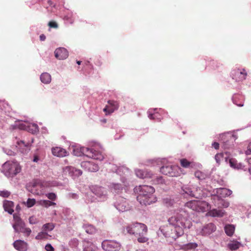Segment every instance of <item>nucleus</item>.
<instances>
[{"instance_id":"1","label":"nucleus","mask_w":251,"mask_h":251,"mask_svg":"<svg viewBox=\"0 0 251 251\" xmlns=\"http://www.w3.org/2000/svg\"><path fill=\"white\" fill-rule=\"evenodd\" d=\"M169 226L160 227L159 230L168 241L172 242L184 234V229H189L192 226L188 212L185 208L176 211L174 215L168 219Z\"/></svg>"},{"instance_id":"2","label":"nucleus","mask_w":251,"mask_h":251,"mask_svg":"<svg viewBox=\"0 0 251 251\" xmlns=\"http://www.w3.org/2000/svg\"><path fill=\"white\" fill-rule=\"evenodd\" d=\"M107 169L110 172L116 173L120 176V180L123 185L118 183H111L109 187L112 191L116 193H119L124 186L126 187L128 185V179L130 176L132 172L125 166H117L115 164H109Z\"/></svg>"},{"instance_id":"3","label":"nucleus","mask_w":251,"mask_h":251,"mask_svg":"<svg viewBox=\"0 0 251 251\" xmlns=\"http://www.w3.org/2000/svg\"><path fill=\"white\" fill-rule=\"evenodd\" d=\"M134 192L137 194V200L141 205H150L157 201L156 198L153 195L155 189L151 186H137L134 188Z\"/></svg>"},{"instance_id":"4","label":"nucleus","mask_w":251,"mask_h":251,"mask_svg":"<svg viewBox=\"0 0 251 251\" xmlns=\"http://www.w3.org/2000/svg\"><path fill=\"white\" fill-rule=\"evenodd\" d=\"M153 166L157 165L160 166V172L161 174L171 177H176L179 176L181 171L180 168L176 165H171L168 164L166 158H156L150 160Z\"/></svg>"},{"instance_id":"5","label":"nucleus","mask_w":251,"mask_h":251,"mask_svg":"<svg viewBox=\"0 0 251 251\" xmlns=\"http://www.w3.org/2000/svg\"><path fill=\"white\" fill-rule=\"evenodd\" d=\"M73 153L77 156H86L95 160L101 161L104 159V155L100 151L96 150V148H89L80 146H73Z\"/></svg>"},{"instance_id":"6","label":"nucleus","mask_w":251,"mask_h":251,"mask_svg":"<svg viewBox=\"0 0 251 251\" xmlns=\"http://www.w3.org/2000/svg\"><path fill=\"white\" fill-rule=\"evenodd\" d=\"M56 183L54 181H44L40 182L39 181H35L32 182L30 185L27 186V189L31 193L35 195H40L42 191L46 188L55 186Z\"/></svg>"},{"instance_id":"7","label":"nucleus","mask_w":251,"mask_h":251,"mask_svg":"<svg viewBox=\"0 0 251 251\" xmlns=\"http://www.w3.org/2000/svg\"><path fill=\"white\" fill-rule=\"evenodd\" d=\"M180 194L185 198L190 197L201 199L205 196L204 193L201 188L191 185H184L182 186Z\"/></svg>"},{"instance_id":"8","label":"nucleus","mask_w":251,"mask_h":251,"mask_svg":"<svg viewBox=\"0 0 251 251\" xmlns=\"http://www.w3.org/2000/svg\"><path fill=\"white\" fill-rule=\"evenodd\" d=\"M21 167L17 161H8L2 166V173L7 177H13L21 171Z\"/></svg>"},{"instance_id":"9","label":"nucleus","mask_w":251,"mask_h":251,"mask_svg":"<svg viewBox=\"0 0 251 251\" xmlns=\"http://www.w3.org/2000/svg\"><path fill=\"white\" fill-rule=\"evenodd\" d=\"M127 233L130 234L138 235L146 234L148 228L146 225L144 224L134 222L132 223L126 227Z\"/></svg>"},{"instance_id":"10","label":"nucleus","mask_w":251,"mask_h":251,"mask_svg":"<svg viewBox=\"0 0 251 251\" xmlns=\"http://www.w3.org/2000/svg\"><path fill=\"white\" fill-rule=\"evenodd\" d=\"M185 207L198 212H205L211 208L210 205L203 201H190L185 204Z\"/></svg>"},{"instance_id":"11","label":"nucleus","mask_w":251,"mask_h":251,"mask_svg":"<svg viewBox=\"0 0 251 251\" xmlns=\"http://www.w3.org/2000/svg\"><path fill=\"white\" fill-rule=\"evenodd\" d=\"M237 138V136L234 132H228L220 135V139L223 141L222 147L225 149L232 148Z\"/></svg>"},{"instance_id":"12","label":"nucleus","mask_w":251,"mask_h":251,"mask_svg":"<svg viewBox=\"0 0 251 251\" xmlns=\"http://www.w3.org/2000/svg\"><path fill=\"white\" fill-rule=\"evenodd\" d=\"M121 247V243L114 240H104L101 243V248L104 251H119Z\"/></svg>"},{"instance_id":"13","label":"nucleus","mask_w":251,"mask_h":251,"mask_svg":"<svg viewBox=\"0 0 251 251\" xmlns=\"http://www.w3.org/2000/svg\"><path fill=\"white\" fill-rule=\"evenodd\" d=\"M232 191L226 188H219L213 190L212 193V200L220 199L229 196L232 194Z\"/></svg>"},{"instance_id":"14","label":"nucleus","mask_w":251,"mask_h":251,"mask_svg":"<svg viewBox=\"0 0 251 251\" xmlns=\"http://www.w3.org/2000/svg\"><path fill=\"white\" fill-rule=\"evenodd\" d=\"M90 189L91 191L97 196L98 201H104L107 199V191L103 187L95 185L92 186Z\"/></svg>"},{"instance_id":"15","label":"nucleus","mask_w":251,"mask_h":251,"mask_svg":"<svg viewBox=\"0 0 251 251\" xmlns=\"http://www.w3.org/2000/svg\"><path fill=\"white\" fill-rule=\"evenodd\" d=\"M163 111L164 110L160 108L150 109L147 112L148 116L151 120L160 121L163 118Z\"/></svg>"},{"instance_id":"16","label":"nucleus","mask_w":251,"mask_h":251,"mask_svg":"<svg viewBox=\"0 0 251 251\" xmlns=\"http://www.w3.org/2000/svg\"><path fill=\"white\" fill-rule=\"evenodd\" d=\"M114 206L119 212H125L129 209V206L126 199L123 197H119L114 203Z\"/></svg>"},{"instance_id":"17","label":"nucleus","mask_w":251,"mask_h":251,"mask_svg":"<svg viewBox=\"0 0 251 251\" xmlns=\"http://www.w3.org/2000/svg\"><path fill=\"white\" fill-rule=\"evenodd\" d=\"M63 172L65 175H68L73 178H75L82 174L81 170L76 169L72 166H66L63 168Z\"/></svg>"},{"instance_id":"18","label":"nucleus","mask_w":251,"mask_h":251,"mask_svg":"<svg viewBox=\"0 0 251 251\" xmlns=\"http://www.w3.org/2000/svg\"><path fill=\"white\" fill-rule=\"evenodd\" d=\"M119 107V103L118 101L109 100L107 101V104L103 109V111L105 112L106 115L110 114L118 110Z\"/></svg>"},{"instance_id":"19","label":"nucleus","mask_w":251,"mask_h":251,"mask_svg":"<svg viewBox=\"0 0 251 251\" xmlns=\"http://www.w3.org/2000/svg\"><path fill=\"white\" fill-rule=\"evenodd\" d=\"M80 166L85 170L91 172H96L99 170L98 165L93 161H82Z\"/></svg>"},{"instance_id":"20","label":"nucleus","mask_w":251,"mask_h":251,"mask_svg":"<svg viewBox=\"0 0 251 251\" xmlns=\"http://www.w3.org/2000/svg\"><path fill=\"white\" fill-rule=\"evenodd\" d=\"M216 227L213 223H209L200 229L199 231V234L202 236H208L215 231Z\"/></svg>"},{"instance_id":"21","label":"nucleus","mask_w":251,"mask_h":251,"mask_svg":"<svg viewBox=\"0 0 251 251\" xmlns=\"http://www.w3.org/2000/svg\"><path fill=\"white\" fill-rule=\"evenodd\" d=\"M233 78L236 81H242L245 80L247 75V72L244 68L238 69L232 73Z\"/></svg>"},{"instance_id":"22","label":"nucleus","mask_w":251,"mask_h":251,"mask_svg":"<svg viewBox=\"0 0 251 251\" xmlns=\"http://www.w3.org/2000/svg\"><path fill=\"white\" fill-rule=\"evenodd\" d=\"M13 218L15 223L12 226L15 231L17 233L21 232L25 226V223L18 215L14 214Z\"/></svg>"},{"instance_id":"23","label":"nucleus","mask_w":251,"mask_h":251,"mask_svg":"<svg viewBox=\"0 0 251 251\" xmlns=\"http://www.w3.org/2000/svg\"><path fill=\"white\" fill-rule=\"evenodd\" d=\"M54 53L55 57L59 60L66 59L69 56L68 51L63 47H59L56 49Z\"/></svg>"},{"instance_id":"24","label":"nucleus","mask_w":251,"mask_h":251,"mask_svg":"<svg viewBox=\"0 0 251 251\" xmlns=\"http://www.w3.org/2000/svg\"><path fill=\"white\" fill-rule=\"evenodd\" d=\"M27 120H18L15 122L14 124L10 126V129H16L17 128L26 130L29 123Z\"/></svg>"},{"instance_id":"25","label":"nucleus","mask_w":251,"mask_h":251,"mask_svg":"<svg viewBox=\"0 0 251 251\" xmlns=\"http://www.w3.org/2000/svg\"><path fill=\"white\" fill-rule=\"evenodd\" d=\"M135 173L136 176L140 178H151L153 176V173L147 170H143L140 169H135Z\"/></svg>"},{"instance_id":"26","label":"nucleus","mask_w":251,"mask_h":251,"mask_svg":"<svg viewBox=\"0 0 251 251\" xmlns=\"http://www.w3.org/2000/svg\"><path fill=\"white\" fill-rule=\"evenodd\" d=\"M14 248L19 251H26L28 244L23 240H17L13 243Z\"/></svg>"},{"instance_id":"27","label":"nucleus","mask_w":251,"mask_h":251,"mask_svg":"<svg viewBox=\"0 0 251 251\" xmlns=\"http://www.w3.org/2000/svg\"><path fill=\"white\" fill-rule=\"evenodd\" d=\"M51 151L53 155L59 157H63L68 154L66 150L58 147L52 148Z\"/></svg>"},{"instance_id":"28","label":"nucleus","mask_w":251,"mask_h":251,"mask_svg":"<svg viewBox=\"0 0 251 251\" xmlns=\"http://www.w3.org/2000/svg\"><path fill=\"white\" fill-rule=\"evenodd\" d=\"M17 144L19 147L20 151L24 153H26L30 150L31 143L29 142H25L23 140L17 142Z\"/></svg>"},{"instance_id":"29","label":"nucleus","mask_w":251,"mask_h":251,"mask_svg":"<svg viewBox=\"0 0 251 251\" xmlns=\"http://www.w3.org/2000/svg\"><path fill=\"white\" fill-rule=\"evenodd\" d=\"M242 246L243 245L240 242L236 240L233 239L229 241V243L227 244V247L230 250L235 251L238 249Z\"/></svg>"},{"instance_id":"30","label":"nucleus","mask_w":251,"mask_h":251,"mask_svg":"<svg viewBox=\"0 0 251 251\" xmlns=\"http://www.w3.org/2000/svg\"><path fill=\"white\" fill-rule=\"evenodd\" d=\"M3 206L5 211L12 214L14 212V203L12 201H5L3 202Z\"/></svg>"},{"instance_id":"31","label":"nucleus","mask_w":251,"mask_h":251,"mask_svg":"<svg viewBox=\"0 0 251 251\" xmlns=\"http://www.w3.org/2000/svg\"><path fill=\"white\" fill-rule=\"evenodd\" d=\"M215 206L219 208H226L228 207L229 204L227 201H226L223 199H216V201H213Z\"/></svg>"},{"instance_id":"32","label":"nucleus","mask_w":251,"mask_h":251,"mask_svg":"<svg viewBox=\"0 0 251 251\" xmlns=\"http://www.w3.org/2000/svg\"><path fill=\"white\" fill-rule=\"evenodd\" d=\"M40 80L44 84H50L51 81V76L48 73H43L40 75Z\"/></svg>"},{"instance_id":"33","label":"nucleus","mask_w":251,"mask_h":251,"mask_svg":"<svg viewBox=\"0 0 251 251\" xmlns=\"http://www.w3.org/2000/svg\"><path fill=\"white\" fill-rule=\"evenodd\" d=\"M26 130L32 134H36L39 132V127L36 124L29 122Z\"/></svg>"},{"instance_id":"34","label":"nucleus","mask_w":251,"mask_h":251,"mask_svg":"<svg viewBox=\"0 0 251 251\" xmlns=\"http://www.w3.org/2000/svg\"><path fill=\"white\" fill-rule=\"evenodd\" d=\"M209 213V215L212 217H222L224 215L225 211L223 209H213Z\"/></svg>"},{"instance_id":"35","label":"nucleus","mask_w":251,"mask_h":251,"mask_svg":"<svg viewBox=\"0 0 251 251\" xmlns=\"http://www.w3.org/2000/svg\"><path fill=\"white\" fill-rule=\"evenodd\" d=\"M235 226L231 224L226 225L224 227L225 233L228 236L233 235L235 232Z\"/></svg>"},{"instance_id":"36","label":"nucleus","mask_w":251,"mask_h":251,"mask_svg":"<svg viewBox=\"0 0 251 251\" xmlns=\"http://www.w3.org/2000/svg\"><path fill=\"white\" fill-rule=\"evenodd\" d=\"M75 15L72 12H69L64 18V20L66 23L72 24L75 22Z\"/></svg>"},{"instance_id":"37","label":"nucleus","mask_w":251,"mask_h":251,"mask_svg":"<svg viewBox=\"0 0 251 251\" xmlns=\"http://www.w3.org/2000/svg\"><path fill=\"white\" fill-rule=\"evenodd\" d=\"M229 165L231 167L234 169H242L243 166L242 163H238L237 161L234 158H231L229 160Z\"/></svg>"},{"instance_id":"38","label":"nucleus","mask_w":251,"mask_h":251,"mask_svg":"<svg viewBox=\"0 0 251 251\" xmlns=\"http://www.w3.org/2000/svg\"><path fill=\"white\" fill-rule=\"evenodd\" d=\"M51 236L49 235L47 232L42 230L36 236L35 239L37 240H45L48 239Z\"/></svg>"},{"instance_id":"39","label":"nucleus","mask_w":251,"mask_h":251,"mask_svg":"<svg viewBox=\"0 0 251 251\" xmlns=\"http://www.w3.org/2000/svg\"><path fill=\"white\" fill-rule=\"evenodd\" d=\"M83 228H84L86 232L90 234L95 233L96 230L95 227L91 225H84L83 226Z\"/></svg>"},{"instance_id":"40","label":"nucleus","mask_w":251,"mask_h":251,"mask_svg":"<svg viewBox=\"0 0 251 251\" xmlns=\"http://www.w3.org/2000/svg\"><path fill=\"white\" fill-rule=\"evenodd\" d=\"M55 226L52 223H47L44 224L42 226V230L46 231L48 233L49 231H50L53 229Z\"/></svg>"},{"instance_id":"41","label":"nucleus","mask_w":251,"mask_h":251,"mask_svg":"<svg viewBox=\"0 0 251 251\" xmlns=\"http://www.w3.org/2000/svg\"><path fill=\"white\" fill-rule=\"evenodd\" d=\"M198 247V244L196 243H189L184 244L182 246V249L184 250L194 249Z\"/></svg>"},{"instance_id":"42","label":"nucleus","mask_w":251,"mask_h":251,"mask_svg":"<svg viewBox=\"0 0 251 251\" xmlns=\"http://www.w3.org/2000/svg\"><path fill=\"white\" fill-rule=\"evenodd\" d=\"M83 251H96V248L92 243H87L84 245Z\"/></svg>"},{"instance_id":"43","label":"nucleus","mask_w":251,"mask_h":251,"mask_svg":"<svg viewBox=\"0 0 251 251\" xmlns=\"http://www.w3.org/2000/svg\"><path fill=\"white\" fill-rule=\"evenodd\" d=\"M195 176L199 180H203L207 177V175L200 171H197L195 173Z\"/></svg>"},{"instance_id":"44","label":"nucleus","mask_w":251,"mask_h":251,"mask_svg":"<svg viewBox=\"0 0 251 251\" xmlns=\"http://www.w3.org/2000/svg\"><path fill=\"white\" fill-rule=\"evenodd\" d=\"M238 97H239V96L238 95H234L232 97V101L233 102L236 104V105L239 106V107H241V106H243V103L242 101H240L239 103H238L237 102V100L238 99Z\"/></svg>"},{"instance_id":"45","label":"nucleus","mask_w":251,"mask_h":251,"mask_svg":"<svg viewBox=\"0 0 251 251\" xmlns=\"http://www.w3.org/2000/svg\"><path fill=\"white\" fill-rule=\"evenodd\" d=\"M163 203L166 206L169 207L174 204V201L170 198H165L163 199Z\"/></svg>"},{"instance_id":"46","label":"nucleus","mask_w":251,"mask_h":251,"mask_svg":"<svg viewBox=\"0 0 251 251\" xmlns=\"http://www.w3.org/2000/svg\"><path fill=\"white\" fill-rule=\"evenodd\" d=\"M164 183V180L161 176H158L153 180V183L154 184H160Z\"/></svg>"},{"instance_id":"47","label":"nucleus","mask_w":251,"mask_h":251,"mask_svg":"<svg viewBox=\"0 0 251 251\" xmlns=\"http://www.w3.org/2000/svg\"><path fill=\"white\" fill-rule=\"evenodd\" d=\"M181 165L184 168H188L190 166V162L186 159L180 160Z\"/></svg>"},{"instance_id":"48","label":"nucleus","mask_w":251,"mask_h":251,"mask_svg":"<svg viewBox=\"0 0 251 251\" xmlns=\"http://www.w3.org/2000/svg\"><path fill=\"white\" fill-rule=\"evenodd\" d=\"M36 201L34 199H28L26 201V206L28 207H31L35 203Z\"/></svg>"},{"instance_id":"49","label":"nucleus","mask_w":251,"mask_h":251,"mask_svg":"<svg viewBox=\"0 0 251 251\" xmlns=\"http://www.w3.org/2000/svg\"><path fill=\"white\" fill-rule=\"evenodd\" d=\"M46 196L51 201H55L56 199V195L54 193H49L46 194Z\"/></svg>"},{"instance_id":"50","label":"nucleus","mask_w":251,"mask_h":251,"mask_svg":"<svg viewBox=\"0 0 251 251\" xmlns=\"http://www.w3.org/2000/svg\"><path fill=\"white\" fill-rule=\"evenodd\" d=\"M2 151L5 154L9 156L14 155L15 154V152L9 149L3 148Z\"/></svg>"},{"instance_id":"51","label":"nucleus","mask_w":251,"mask_h":251,"mask_svg":"<svg viewBox=\"0 0 251 251\" xmlns=\"http://www.w3.org/2000/svg\"><path fill=\"white\" fill-rule=\"evenodd\" d=\"M145 235V234H141L138 237L137 240L139 242L145 243L148 241V238L144 236Z\"/></svg>"},{"instance_id":"52","label":"nucleus","mask_w":251,"mask_h":251,"mask_svg":"<svg viewBox=\"0 0 251 251\" xmlns=\"http://www.w3.org/2000/svg\"><path fill=\"white\" fill-rule=\"evenodd\" d=\"M21 232L25 233L27 236H28L30 234L31 230L29 228L25 227V226Z\"/></svg>"},{"instance_id":"53","label":"nucleus","mask_w":251,"mask_h":251,"mask_svg":"<svg viewBox=\"0 0 251 251\" xmlns=\"http://www.w3.org/2000/svg\"><path fill=\"white\" fill-rule=\"evenodd\" d=\"M69 244L72 247H75L78 245V240L75 238H74L70 241Z\"/></svg>"},{"instance_id":"54","label":"nucleus","mask_w":251,"mask_h":251,"mask_svg":"<svg viewBox=\"0 0 251 251\" xmlns=\"http://www.w3.org/2000/svg\"><path fill=\"white\" fill-rule=\"evenodd\" d=\"M10 195V192L8 191H0V196L4 197L7 198Z\"/></svg>"},{"instance_id":"55","label":"nucleus","mask_w":251,"mask_h":251,"mask_svg":"<svg viewBox=\"0 0 251 251\" xmlns=\"http://www.w3.org/2000/svg\"><path fill=\"white\" fill-rule=\"evenodd\" d=\"M49 26L51 28H56L58 27L57 24L53 21H51L49 23Z\"/></svg>"},{"instance_id":"56","label":"nucleus","mask_w":251,"mask_h":251,"mask_svg":"<svg viewBox=\"0 0 251 251\" xmlns=\"http://www.w3.org/2000/svg\"><path fill=\"white\" fill-rule=\"evenodd\" d=\"M45 250L47 251H54V248L50 244H47L45 246Z\"/></svg>"},{"instance_id":"57","label":"nucleus","mask_w":251,"mask_h":251,"mask_svg":"<svg viewBox=\"0 0 251 251\" xmlns=\"http://www.w3.org/2000/svg\"><path fill=\"white\" fill-rule=\"evenodd\" d=\"M46 201H48V200H43V201H41L40 203L42 205H43L47 207L50 206V202H46Z\"/></svg>"},{"instance_id":"58","label":"nucleus","mask_w":251,"mask_h":251,"mask_svg":"<svg viewBox=\"0 0 251 251\" xmlns=\"http://www.w3.org/2000/svg\"><path fill=\"white\" fill-rule=\"evenodd\" d=\"M95 198L93 197H89V195L86 196V201L87 202H93L95 201Z\"/></svg>"},{"instance_id":"59","label":"nucleus","mask_w":251,"mask_h":251,"mask_svg":"<svg viewBox=\"0 0 251 251\" xmlns=\"http://www.w3.org/2000/svg\"><path fill=\"white\" fill-rule=\"evenodd\" d=\"M246 154L247 155L251 154V142L248 145L247 150L246 151Z\"/></svg>"},{"instance_id":"60","label":"nucleus","mask_w":251,"mask_h":251,"mask_svg":"<svg viewBox=\"0 0 251 251\" xmlns=\"http://www.w3.org/2000/svg\"><path fill=\"white\" fill-rule=\"evenodd\" d=\"M29 222L30 224H35L36 222L33 217H30L29 218Z\"/></svg>"},{"instance_id":"61","label":"nucleus","mask_w":251,"mask_h":251,"mask_svg":"<svg viewBox=\"0 0 251 251\" xmlns=\"http://www.w3.org/2000/svg\"><path fill=\"white\" fill-rule=\"evenodd\" d=\"M212 147H213L215 149L217 150L219 148V144L218 142H214L212 144Z\"/></svg>"},{"instance_id":"62","label":"nucleus","mask_w":251,"mask_h":251,"mask_svg":"<svg viewBox=\"0 0 251 251\" xmlns=\"http://www.w3.org/2000/svg\"><path fill=\"white\" fill-rule=\"evenodd\" d=\"M69 196L74 199H77L78 197V195L75 193H70Z\"/></svg>"},{"instance_id":"63","label":"nucleus","mask_w":251,"mask_h":251,"mask_svg":"<svg viewBox=\"0 0 251 251\" xmlns=\"http://www.w3.org/2000/svg\"><path fill=\"white\" fill-rule=\"evenodd\" d=\"M41 132L42 134H47L48 133L47 128L44 126L41 128Z\"/></svg>"},{"instance_id":"64","label":"nucleus","mask_w":251,"mask_h":251,"mask_svg":"<svg viewBox=\"0 0 251 251\" xmlns=\"http://www.w3.org/2000/svg\"><path fill=\"white\" fill-rule=\"evenodd\" d=\"M220 157H221V155L218 154H217L215 156V159L216 161L217 162V163H219L220 162Z\"/></svg>"}]
</instances>
